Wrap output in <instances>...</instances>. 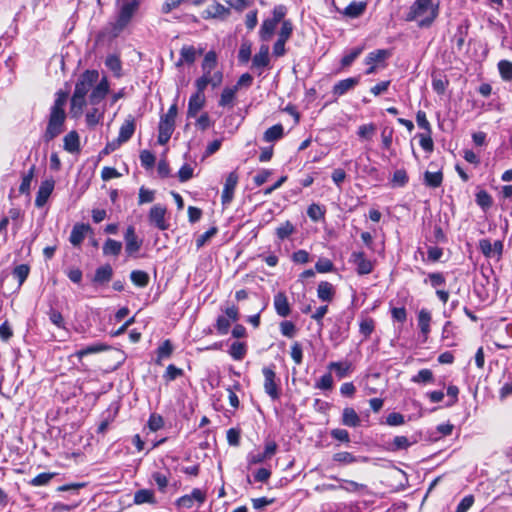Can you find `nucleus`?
I'll use <instances>...</instances> for the list:
<instances>
[{"mask_svg":"<svg viewBox=\"0 0 512 512\" xmlns=\"http://www.w3.org/2000/svg\"><path fill=\"white\" fill-rule=\"evenodd\" d=\"M67 101V93L58 91L56 99L50 109L49 121L44 133V141L50 142L64 131L66 113L64 110Z\"/></svg>","mask_w":512,"mask_h":512,"instance_id":"nucleus-1","label":"nucleus"},{"mask_svg":"<svg viewBox=\"0 0 512 512\" xmlns=\"http://www.w3.org/2000/svg\"><path fill=\"white\" fill-rule=\"evenodd\" d=\"M439 6L432 0H416L410 7L408 21H417L421 28L429 27L438 16Z\"/></svg>","mask_w":512,"mask_h":512,"instance_id":"nucleus-2","label":"nucleus"},{"mask_svg":"<svg viewBox=\"0 0 512 512\" xmlns=\"http://www.w3.org/2000/svg\"><path fill=\"white\" fill-rule=\"evenodd\" d=\"M140 6L139 0H129L117 3L118 14L113 24L114 35L117 36L132 20Z\"/></svg>","mask_w":512,"mask_h":512,"instance_id":"nucleus-3","label":"nucleus"},{"mask_svg":"<svg viewBox=\"0 0 512 512\" xmlns=\"http://www.w3.org/2000/svg\"><path fill=\"white\" fill-rule=\"evenodd\" d=\"M98 78L99 73L97 70H86L76 82L73 94L86 97L93 85L98 81Z\"/></svg>","mask_w":512,"mask_h":512,"instance_id":"nucleus-4","label":"nucleus"},{"mask_svg":"<svg viewBox=\"0 0 512 512\" xmlns=\"http://www.w3.org/2000/svg\"><path fill=\"white\" fill-rule=\"evenodd\" d=\"M166 213L167 209L164 205L156 204L152 206L148 214L150 224L161 231L167 230L169 228V223L165 219Z\"/></svg>","mask_w":512,"mask_h":512,"instance_id":"nucleus-5","label":"nucleus"},{"mask_svg":"<svg viewBox=\"0 0 512 512\" xmlns=\"http://www.w3.org/2000/svg\"><path fill=\"white\" fill-rule=\"evenodd\" d=\"M251 68L260 76L266 68H270L269 46L261 45L252 58Z\"/></svg>","mask_w":512,"mask_h":512,"instance_id":"nucleus-6","label":"nucleus"},{"mask_svg":"<svg viewBox=\"0 0 512 512\" xmlns=\"http://www.w3.org/2000/svg\"><path fill=\"white\" fill-rule=\"evenodd\" d=\"M206 500V494L199 488H194L191 492V494L184 495L180 497L176 504L178 507H183L186 509L192 508L195 503L198 504V506L202 505Z\"/></svg>","mask_w":512,"mask_h":512,"instance_id":"nucleus-7","label":"nucleus"},{"mask_svg":"<svg viewBox=\"0 0 512 512\" xmlns=\"http://www.w3.org/2000/svg\"><path fill=\"white\" fill-rule=\"evenodd\" d=\"M264 376V390L271 397V399L276 400L279 398V390L276 384V374L274 370L270 367H264L262 370Z\"/></svg>","mask_w":512,"mask_h":512,"instance_id":"nucleus-8","label":"nucleus"},{"mask_svg":"<svg viewBox=\"0 0 512 512\" xmlns=\"http://www.w3.org/2000/svg\"><path fill=\"white\" fill-rule=\"evenodd\" d=\"M239 180L238 174L233 171L230 172L225 180L221 200L224 206L230 204L233 199L234 191Z\"/></svg>","mask_w":512,"mask_h":512,"instance_id":"nucleus-9","label":"nucleus"},{"mask_svg":"<svg viewBox=\"0 0 512 512\" xmlns=\"http://www.w3.org/2000/svg\"><path fill=\"white\" fill-rule=\"evenodd\" d=\"M351 262L356 265V271L359 275H367L373 270V263L366 258L362 251H354L351 254Z\"/></svg>","mask_w":512,"mask_h":512,"instance_id":"nucleus-10","label":"nucleus"},{"mask_svg":"<svg viewBox=\"0 0 512 512\" xmlns=\"http://www.w3.org/2000/svg\"><path fill=\"white\" fill-rule=\"evenodd\" d=\"M109 82L107 77H103L97 85L92 89L89 95V102L91 105L99 104L109 92Z\"/></svg>","mask_w":512,"mask_h":512,"instance_id":"nucleus-11","label":"nucleus"},{"mask_svg":"<svg viewBox=\"0 0 512 512\" xmlns=\"http://www.w3.org/2000/svg\"><path fill=\"white\" fill-rule=\"evenodd\" d=\"M54 184L55 182L53 179H48L41 183L35 198V205L38 208H41L46 204L47 200L53 192Z\"/></svg>","mask_w":512,"mask_h":512,"instance_id":"nucleus-12","label":"nucleus"},{"mask_svg":"<svg viewBox=\"0 0 512 512\" xmlns=\"http://www.w3.org/2000/svg\"><path fill=\"white\" fill-rule=\"evenodd\" d=\"M125 250L128 255H133L141 248L142 241L138 239L133 226H129L124 235Z\"/></svg>","mask_w":512,"mask_h":512,"instance_id":"nucleus-13","label":"nucleus"},{"mask_svg":"<svg viewBox=\"0 0 512 512\" xmlns=\"http://www.w3.org/2000/svg\"><path fill=\"white\" fill-rule=\"evenodd\" d=\"M203 50L197 51L195 47L190 45H184L180 50V57L176 62V67H181L184 64H193L198 55H201Z\"/></svg>","mask_w":512,"mask_h":512,"instance_id":"nucleus-14","label":"nucleus"},{"mask_svg":"<svg viewBox=\"0 0 512 512\" xmlns=\"http://www.w3.org/2000/svg\"><path fill=\"white\" fill-rule=\"evenodd\" d=\"M204 18L224 19L230 14V9L217 1H213L203 12Z\"/></svg>","mask_w":512,"mask_h":512,"instance_id":"nucleus-15","label":"nucleus"},{"mask_svg":"<svg viewBox=\"0 0 512 512\" xmlns=\"http://www.w3.org/2000/svg\"><path fill=\"white\" fill-rule=\"evenodd\" d=\"M359 83V77H350L343 80L338 81L332 89L333 95L336 97H340L347 93L349 90H352Z\"/></svg>","mask_w":512,"mask_h":512,"instance_id":"nucleus-16","label":"nucleus"},{"mask_svg":"<svg viewBox=\"0 0 512 512\" xmlns=\"http://www.w3.org/2000/svg\"><path fill=\"white\" fill-rule=\"evenodd\" d=\"M274 308L276 313L281 317H287L290 312V304L286 294L282 291L278 292L274 296Z\"/></svg>","mask_w":512,"mask_h":512,"instance_id":"nucleus-17","label":"nucleus"},{"mask_svg":"<svg viewBox=\"0 0 512 512\" xmlns=\"http://www.w3.org/2000/svg\"><path fill=\"white\" fill-rule=\"evenodd\" d=\"M136 129L135 119L132 116H128L124 123L121 125L118 135V140L123 144L127 142L134 134Z\"/></svg>","mask_w":512,"mask_h":512,"instance_id":"nucleus-18","label":"nucleus"},{"mask_svg":"<svg viewBox=\"0 0 512 512\" xmlns=\"http://www.w3.org/2000/svg\"><path fill=\"white\" fill-rule=\"evenodd\" d=\"M176 116L177 105L173 104L170 106L167 113L161 116L158 128H166L168 131L174 132Z\"/></svg>","mask_w":512,"mask_h":512,"instance_id":"nucleus-19","label":"nucleus"},{"mask_svg":"<svg viewBox=\"0 0 512 512\" xmlns=\"http://www.w3.org/2000/svg\"><path fill=\"white\" fill-rule=\"evenodd\" d=\"M336 294L334 286L327 282L321 281L317 287V297L323 302H331Z\"/></svg>","mask_w":512,"mask_h":512,"instance_id":"nucleus-20","label":"nucleus"},{"mask_svg":"<svg viewBox=\"0 0 512 512\" xmlns=\"http://www.w3.org/2000/svg\"><path fill=\"white\" fill-rule=\"evenodd\" d=\"M416 441H410L406 436H396L392 441L388 442L386 449L389 452H398L400 450H407Z\"/></svg>","mask_w":512,"mask_h":512,"instance_id":"nucleus-21","label":"nucleus"},{"mask_svg":"<svg viewBox=\"0 0 512 512\" xmlns=\"http://www.w3.org/2000/svg\"><path fill=\"white\" fill-rule=\"evenodd\" d=\"M205 104V95L194 93L188 102V117H195Z\"/></svg>","mask_w":512,"mask_h":512,"instance_id":"nucleus-22","label":"nucleus"},{"mask_svg":"<svg viewBox=\"0 0 512 512\" xmlns=\"http://www.w3.org/2000/svg\"><path fill=\"white\" fill-rule=\"evenodd\" d=\"M90 230V226L88 224H76L74 225L71 234H70V242L74 246L80 245L85 236L86 233Z\"/></svg>","mask_w":512,"mask_h":512,"instance_id":"nucleus-23","label":"nucleus"},{"mask_svg":"<svg viewBox=\"0 0 512 512\" xmlns=\"http://www.w3.org/2000/svg\"><path fill=\"white\" fill-rule=\"evenodd\" d=\"M113 276V269L109 264L103 265L96 269L93 282L96 284H106Z\"/></svg>","mask_w":512,"mask_h":512,"instance_id":"nucleus-24","label":"nucleus"},{"mask_svg":"<svg viewBox=\"0 0 512 512\" xmlns=\"http://www.w3.org/2000/svg\"><path fill=\"white\" fill-rule=\"evenodd\" d=\"M366 7V2L353 1L341 13L349 18H357L364 13Z\"/></svg>","mask_w":512,"mask_h":512,"instance_id":"nucleus-25","label":"nucleus"},{"mask_svg":"<svg viewBox=\"0 0 512 512\" xmlns=\"http://www.w3.org/2000/svg\"><path fill=\"white\" fill-rule=\"evenodd\" d=\"M342 424L348 427H357L360 425V417L351 407H346L342 412Z\"/></svg>","mask_w":512,"mask_h":512,"instance_id":"nucleus-26","label":"nucleus"},{"mask_svg":"<svg viewBox=\"0 0 512 512\" xmlns=\"http://www.w3.org/2000/svg\"><path fill=\"white\" fill-rule=\"evenodd\" d=\"M86 105V97L73 94L70 103V115L73 118H78L83 112V108Z\"/></svg>","mask_w":512,"mask_h":512,"instance_id":"nucleus-27","label":"nucleus"},{"mask_svg":"<svg viewBox=\"0 0 512 512\" xmlns=\"http://www.w3.org/2000/svg\"><path fill=\"white\" fill-rule=\"evenodd\" d=\"M108 348L109 347L104 343H94L92 345H89L83 349L76 351L73 354V356H75L81 360L84 356L100 353V352L107 350Z\"/></svg>","mask_w":512,"mask_h":512,"instance_id":"nucleus-28","label":"nucleus"},{"mask_svg":"<svg viewBox=\"0 0 512 512\" xmlns=\"http://www.w3.org/2000/svg\"><path fill=\"white\" fill-rule=\"evenodd\" d=\"M418 327L424 337L430 332L431 313L427 309H421L418 313Z\"/></svg>","mask_w":512,"mask_h":512,"instance_id":"nucleus-29","label":"nucleus"},{"mask_svg":"<svg viewBox=\"0 0 512 512\" xmlns=\"http://www.w3.org/2000/svg\"><path fill=\"white\" fill-rule=\"evenodd\" d=\"M443 182V174L441 171L424 173V183L430 188H438Z\"/></svg>","mask_w":512,"mask_h":512,"instance_id":"nucleus-30","label":"nucleus"},{"mask_svg":"<svg viewBox=\"0 0 512 512\" xmlns=\"http://www.w3.org/2000/svg\"><path fill=\"white\" fill-rule=\"evenodd\" d=\"M156 501H155V497H154V492L152 490H149V489H140L138 491L135 492L134 494V503L135 504H144V503H150V504H154Z\"/></svg>","mask_w":512,"mask_h":512,"instance_id":"nucleus-31","label":"nucleus"},{"mask_svg":"<svg viewBox=\"0 0 512 512\" xmlns=\"http://www.w3.org/2000/svg\"><path fill=\"white\" fill-rule=\"evenodd\" d=\"M64 149L70 153L79 150V136L76 131L69 132L63 139Z\"/></svg>","mask_w":512,"mask_h":512,"instance_id":"nucleus-32","label":"nucleus"},{"mask_svg":"<svg viewBox=\"0 0 512 512\" xmlns=\"http://www.w3.org/2000/svg\"><path fill=\"white\" fill-rule=\"evenodd\" d=\"M389 56H390V52L388 50L378 49V50L370 52L366 56L365 63L376 65L377 63L384 62Z\"/></svg>","mask_w":512,"mask_h":512,"instance_id":"nucleus-33","label":"nucleus"},{"mask_svg":"<svg viewBox=\"0 0 512 512\" xmlns=\"http://www.w3.org/2000/svg\"><path fill=\"white\" fill-rule=\"evenodd\" d=\"M173 345L170 340H165L157 349L156 363L161 365L162 360L168 359L173 353Z\"/></svg>","mask_w":512,"mask_h":512,"instance_id":"nucleus-34","label":"nucleus"},{"mask_svg":"<svg viewBox=\"0 0 512 512\" xmlns=\"http://www.w3.org/2000/svg\"><path fill=\"white\" fill-rule=\"evenodd\" d=\"M283 134V126L281 124H276L265 131L263 139L266 142H273L281 139L283 137Z\"/></svg>","mask_w":512,"mask_h":512,"instance_id":"nucleus-35","label":"nucleus"},{"mask_svg":"<svg viewBox=\"0 0 512 512\" xmlns=\"http://www.w3.org/2000/svg\"><path fill=\"white\" fill-rule=\"evenodd\" d=\"M236 93L237 87L233 86L224 88L220 96L219 106H232Z\"/></svg>","mask_w":512,"mask_h":512,"instance_id":"nucleus-36","label":"nucleus"},{"mask_svg":"<svg viewBox=\"0 0 512 512\" xmlns=\"http://www.w3.org/2000/svg\"><path fill=\"white\" fill-rule=\"evenodd\" d=\"M217 66V55L214 51H209L204 56L203 62H202V71L204 73H211Z\"/></svg>","mask_w":512,"mask_h":512,"instance_id":"nucleus-37","label":"nucleus"},{"mask_svg":"<svg viewBox=\"0 0 512 512\" xmlns=\"http://www.w3.org/2000/svg\"><path fill=\"white\" fill-rule=\"evenodd\" d=\"M122 250V243L111 238H108L103 245V254L104 255H113L117 256L120 254Z\"/></svg>","mask_w":512,"mask_h":512,"instance_id":"nucleus-38","label":"nucleus"},{"mask_svg":"<svg viewBox=\"0 0 512 512\" xmlns=\"http://www.w3.org/2000/svg\"><path fill=\"white\" fill-rule=\"evenodd\" d=\"M130 279L138 287H146L149 283V275L142 270H133Z\"/></svg>","mask_w":512,"mask_h":512,"instance_id":"nucleus-39","label":"nucleus"},{"mask_svg":"<svg viewBox=\"0 0 512 512\" xmlns=\"http://www.w3.org/2000/svg\"><path fill=\"white\" fill-rule=\"evenodd\" d=\"M411 381L417 384L432 383L434 381V375L430 369H421L411 378Z\"/></svg>","mask_w":512,"mask_h":512,"instance_id":"nucleus-40","label":"nucleus"},{"mask_svg":"<svg viewBox=\"0 0 512 512\" xmlns=\"http://www.w3.org/2000/svg\"><path fill=\"white\" fill-rule=\"evenodd\" d=\"M277 23L272 19H266L261 26L260 36L262 40H268L274 33Z\"/></svg>","mask_w":512,"mask_h":512,"instance_id":"nucleus-41","label":"nucleus"},{"mask_svg":"<svg viewBox=\"0 0 512 512\" xmlns=\"http://www.w3.org/2000/svg\"><path fill=\"white\" fill-rule=\"evenodd\" d=\"M105 65L108 69H110L116 77H121V61L116 55H109L106 58Z\"/></svg>","mask_w":512,"mask_h":512,"instance_id":"nucleus-42","label":"nucleus"},{"mask_svg":"<svg viewBox=\"0 0 512 512\" xmlns=\"http://www.w3.org/2000/svg\"><path fill=\"white\" fill-rule=\"evenodd\" d=\"M328 368L334 370L339 378H343L350 372L351 364L348 362H331Z\"/></svg>","mask_w":512,"mask_h":512,"instance_id":"nucleus-43","label":"nucleus"},{"mask_svg":"<svg viewBox=\"0 0 512 512\" xmlns=\"http://www.w3.org/2000/svg\"><path fill=\"white\" fill-rule=\"evenodd\" d=\"M295 232V227L290 221H285L276 229V235L280 240H284Z\"/></svg>","mask_w":512,"mask_h":512,"instance_id":"nucleus-44","label":"nucleus"},{"mask_svg":"<svg viewBox=\"0 0 512 512\" xmlns=\"http://www.w3.org/2000/svg\"><path fill=\"white\" fill-rule=\"evenodd\" d=\"M498 70L501 78L504 81L512 80V62L508 60H501L498 63Z\"/></svg>","mask_w":512,"mask_h":512,"instance_id":"nucleus-45","label":"nucleus"},{"mask_svg":"<svg viewBox=\"0 0 512 512\" xmlns=\"http://www.w3.org/2000/svg\"><path fill=\"white\" fill-rule=\"evenodd\" d=\"M30 272V267L27 264L17 265L13 269V276L18 280L19 286H21L27 279Z\"/></svg>","mask_w":512,"mask_h":512,"instance_id":"nucleus-46","label":"nucleus"},{"mask_svg":"<svg viewBox=\"0 0 512 512\" xmlns=\"http://www.w3.org/2000/svg\"><path fill=\"white\" fill-rule=\"evenodd\" d=\"M476 203L483 211H486L492 206L493 201L492 197L485 190H481L476 194Z\"/></svg>","mask_w":512,"mask_h":512,"instance_id":"nucleus-47","label":"nucleus"},{"mask_svg":"<svg viewBox=\"0 0 512 512\" xmlns=\"http://www.w3.org/2000/svg\"><path fill=\"white\" fill-rule=\"evenodd\" d=\"M325 210L318 204H311L307 209V215L308 217L314 221L317 222L324 218Z\"/></svg>","mask_w":512,"mask_h":512,"instance_id":"nucleus-48","label":"nucleus"},{"mask_svg":"<svg viewBox=\"0 0 512 512\" xmlns=\"http://www.w3.org/2000/svg\"><path fill=\"white\" fill-rule=\"evenodd\" d=\"M230 355L235 360H241L246 354V346L242 342H234L229 351Z\"/></svg>","mask_w":512,"mask_h":512,"instance_id":"nucleus-49","label":"nucleus"},{"mask_svg":"<svg viewBox=\"0 0 512 512\" xmlns=\"http://www.w3.org/2000/svg\"><path fill=\"white\" fill-rule=\"evenodd\" d=\"M363 47H355L341 59L342 67H349L362 53Z\"/></svg>","mask_w":512,"mask_h":512,"instance_id":"nucleus-50","label":"nucleus"},{"mask_svg":"<svg viewBox=\"0 0 512 512\" xmlns=\"http://www.w3.org/2000/svg\"><path fill=\"white\" fill-rule=\"evenodd\" d=\"M35 166H32L28 172L23 176L19 191L22 194L28 193L30 190L31 182L34 177Z\"/></svg>","mask_w":512,"mask_h":512,"instance_id":"nucleus-51","label":"nucleus"},{"mask_svg":"<svg viewBox=\"0 0 512 512\" xmlns=\"http://www.w3.org/2000/svg\"><path fill=\"white\" fill-rule=\"evenodd\" d=\"M419 137V144L422 147L423 150H425L428 153H431L434 149V143L431 137V133L425 132L418 135Z\"/></svg>","mask_w":512,"mask_h":512,"instance_id":"nucleus-52","label":"nucleus"},{"mask_svg":"<svg viewBox=\"0 0 512 512\" xmlns=\"http://www.w3.org/2000/svg\"><path fill=\"white\" fill-rule=\"evenodd\" d=\"M342 484L340 488L347 492H359L362 490H366L367 486L365 484H360L351 480H341Z\"/></svg>","mask_w":512,"mask_h":512,"instance_id":"nucleus-53","label":"nucleus"},{"mask_svg":"<svg viewBox=\"0 0 512 512\" xmlns=\"http://www.w3.org/2000/svg\"><path fill=\"white\" fill-rule=\"evenodd\" d=\"M374 327H375L374 320L372 318H365L360 322L359 330H360V333L365 338H368L374 331Z\"/></svg>","mask_w":512,"mask_h":512,"instance_id":"nucleus-54","label":"nucleus"},{"mask_svg":"<svg viewBox=\"0 0 512 512\" xmlns=\"http://www.w3.org/2000/svg\"><path fill=\"white\" fill-rule=\"evenodd\" d=\"M408 182V175L404 169L396 170L393 174L392 184L396 187H403Z\"/></svg>","mask_w":512,"mask_h":512,"instance_id":"nucleus-55","label":"nucleus"},{"mask_svg":"<svg viewBox=\"0 0 512 512\" xmlns=\"http://www.w3.org/2000/svg\"><path fill=\"white\" fill-rule=\"evenodd\" d=\"M155 156L154 154L149 150H143L140 152V161L141 165L147 169H150L155 164Z\"/></svg>","mask_w":512,"mask_h":512,"instance_id":"nucleus-56","label":"nucleus"},{"mask_svg":"<svg viewBox=\"0 0 512 512\" xmlns=\"http://www.w3.org/2000/svg\"><path fill=\"white\" fill-rule=\"evenodd\" d=\"M376 131V126L372 123L361 125L358 128L357 134L362 139L370 140Z\"/></svg>","mask_w":512,"mask_h":512,"instance_id":"nucleus-57","label":"nucleus"},{"mask_svg":"<svg viewBox=\"0 0 512 512\" xmlns=\"http://www.w3.org/2000/svg\"><path fill=\"white\" fill-rule=\"evenodd\" d=\"M182 375H183V370L182 369L177 368L173 364H170L167 367V369H166V371H165V373L163 375V378H164L165 381L170 382V381H173V380H175L176 378H178V377H180Z\"/></svg>","mask_w":512,"mask_h":512,"instance_id":"nucleus-58","label":"nucleus"},{"mask_svg":"<svg viewBox=\"0 0 512 512\" xmlns=\"http://www.w3.org/2000/svg\"><path fill=\"white\" fill-rule=\"evenodd\" d=\"M428 281L430 282L431 286L434 288L443 286L446 283V279H445L444 275L440 272L429 273L428 280L426 279L424 282L427 283Z\"/></svg>","mask_w":512,"mask_h":512,"instance_id":"nucleus-59","label":"nucleus"},{"mask_svg":"<svg viewBox=\"0 0 512 512\" xmlns=\"http://www.w3.org/2000/svg\"><path fill=\"white\" fill-rule=\"evenodd\" d=\"M251 59V44L244 42L241 44L238 52V60L241 63H247Z\"/></svg>","mask_w":512,"mask_h":512,"instance_id":"nucleus-60","label":"nucleus"},{"mask_svg":"<svg viewBox=\"0 0 512 512\" xmlns=\"http://www.w3.org/2000/svg\"><path fill=\"white\" fill-rule=\"evenodd\" d=\"M333 387V377L330 373H326L316 382L315 388L321 390H330Z\"/></svg>","mask_w":512,"mask_h":512,"instance_id":"nucleus-61","label":"nucleus"},{"mask_svg":"<svg viewBox=\"0 0 512 512\" xmlns=\"http://www.w3.org/2000/svg\"><path fill=\"white\" fill-rule=\"evenodd\" d=\"M155 198V192L145 187L139 189L138 204L151 203Z\"/></svg>","mask_w":512,"mask_h":512,"instance_id":"nucleus-62","label":"nucleus"},{"mask_svg":"<svg viewBox=\"0 0 512 512\" xmlns=\"http://www.w3.org/2000/svg\"><path fill=\"white\" fill-rule=\"evenodd\" d=\"M448 84L449 81L446 78L433 77L432 79V88L439 95L444 94Z\"/></svg>","mask_w":512,"mask_h":512,"instance_id":"nucleus-63","label":"nucleus"},{"mask_svg":"<svg viewBox=\"0 0 512 512\" xmlns=\"http://www.w3.org/2000/svg\"><path fill=\"white\" fill-rule=\"evenodd\" d=\"M334 268V265L331 260L327 258L319 259L315 264V269L319 273H327L331 272Z\"/></svg>","mask_w":512,"mask_h":512,"instance_id":"nucleus-64","label":"nucleus"}]
</instances>
